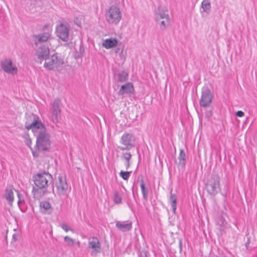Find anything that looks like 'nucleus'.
Wrapping results in <instances>:
<instances>
[{
    "label": "nucleus",
    "instance_id": "nucleus-47",
    "mask_svg": "<svg viewBox=\"0 0 257 257\" xmlns=\"http://www.w3.org/2000/svg\"><path fill=\"white\" fill-rule=\"evenodd\" d=\"M137 152H138V153H139V150H138V149Z\"/></svg>",
    "mask_w": 257,
    "mask_h": 257
},
{
    "label": "nucleus",
    "instance_id": "nucleus-24",
    "mask_svg": "<svg viewBox=\"0 0 257 257\" xmlns=\"http://www.w3.org/2000/svg\"><path fill=\"white\" fill-rule=\"evenodd\" d=\"M177 197L176 194H172V191H171V195L170 196V201L172 208L174 213H175L177 207Z\"/></svg>",
    "mask_w": 257,
    "mask_h": 257
},
{
    "label": "nucleus",
    "instance_id": "nucleus-6",
    "mask_svg": "<svg viewBox=\"0 0 257 257\" xmlns=\"http://www.w3.org/2000/svg\"><path fill=\"white\" fill-rule=\"evenodd\" d=\"M33 121L31 123L26 122L25 128L28 130H31L34 136H37L40 132L47 131L45 125L39 120V117L36 115L33 114Z\"/></svg>",
    "mask_w": 257,
    "mask_h": 257
},
{
    "label": "nucleus",
    "instance_id": "nucleus-36",
    "mask_svg": "<svg viewBox=\"0 0 257 257\" xmlns=\"http://www.w3.org/2000/svg\"><path fill=\"white\" fill-rule=\"evenodd\" d=\"M61 228L64 229L65 231L67 232L69 230H71V228H69L67 225L65 223H63L60 225Z\"/></svg>",
    "mask_w": 257,
    "mask_h": 257
},
{
    "label": "nucleus",
    "instance_id": "nucleus-15",
    "mask_svg": "<svg viewBox=\"0 0 257 257\" xmlns=\"http://www.w3.org/2000/svg\"><path fill=\"white\" fill-rule=\"evenodd\" d=\"M115 226L122 232L128 231L132 229V222L130 220L116 221Z\"/></svg>",
    "mask_w": 257,
    "mask_h": 257
},
{
    "label": "nucleus",
    "instance_id": "nucleus-5",
    "mask_svg": "<svg viewBox=\"0 0 257 257\" xmlns=\"http://www.w3.org/2000/svg\"><path fill=\"white\" fill-rule=\"evenodd\" d=\"M207 192L214 196L220 190V178L217 175H213L207 181L205 185Z\"/></svg>",
    "mask_w": 257,
    "mask_h": 257
},
{
    "label": "nucleus",
    "instance_id": "nucleus-1",
    "mask_svg": "<svg viewBox=\"0 0 257 257\" xmlns=\"http://www.w3.org/2000/svg\"><path fill=\"white\" fill-rule=\"evenodd\" d=\"M33 179L35 187H33V192L35 195L39 190H42L43 194L47 193V188L48 187V182L51 184L53 181L52 175L48 171H44L33 175Z\"/></svg>",
    "mask_w": 257,
    "mask_h": 257
},
{
    "label": "nucleus",
    "instance_id": "nucleus-31",
    "mask_svg": "<svg viewBox=\"0 0 257 257\" xmlns=\"http://www.w3.org/2000/svg\"><path fill=\"white\" fill-rule=\"evenodd\" d=\"M84 53V47L80 45L79 46V51L76 52V54H75V58L78 59L82 58L83 56V53Z\"/></svg>",
    "mask_w": 257,
    "mask_h": 257
},
{
    "label": "nucleus",
    "instance_id": "nucleus-38",
    "mask_svg": "<svg viewBox=\"0 0 257 257\" xmlns=\"http://www.w3.org/2000/svg\"><path fill=\"white\" fill-rule=\"evenodd\" d=\"M123 47H120V46H118V47H117L115 50V52L116 53H122V51H123Z\"/></svg>",
    "mask_w": 257,
    "mask_h": 257
},
{
    "label": "nucleus",
    "instance_id": "nucleus-13",
    "mask_svg": "<svg viewBox=\"0 0 257 257\" xmlns=\"http://www.w3.org/2000/svg\"><path fill=\"white\" fill-rule=\"evenodd\" d=\"M88 247L92 249V254H97L101 252V243L96 237H93L89 240Z\"/></svg>",
    "mask_w": 257,
    "mask_h": 257
},
{
    "label": "nucleus",
    "instance_id": "nucleus-2",
    "mask_svg": "<svg viewBox=\"0 0 257 257\" xmlns=\"http://www.w3.org/2000/svg\"><path fill=\"white\" fill-rule=\"evenodd\" d=\"M36 137V149L40 152L49 151L51 147L50 135L47 131L40 132Z\"/></svg>",
    "mask_w": 257,
    "mask_h": 257
},
{
    "label": "nucleus",
    "instance_id": "nucleus-12",
    "mask_svg": "<svg viewBox=\"0 0 257 257\" xmlns=\"http://www.w3.org/2000/svg\"><path fill=\"white\" fill-rule=\"evenodd\" d=\"M49 55L50 50L48 47L45 45L39 47L36 51L37 62L42 64V61L45 60Z\"/></svg>",
    "mask_w": 257,
    "mask_h": 257
},
{
    "label": "nucleus",
    "instance_id": "nucleus-32",
    "mask_svg": "<svg viewBox=\"0 0 257 257\" xmlns=\"http://www.w3.org/2000/svg\"><path fill=\"white\" fill-rule=\"evenodd\" d=\"M132 173L131 171L128 172V171H121L119 173L120 176L124 180H127L128 178L130 176V174Z\"/></svg>",
    "mask_w": 257,
    "mask_h": 257
},
{
    "label": "nucleus",
    "instance_id": "nucleus-16",
    "mask_svg": "<svg viewBox=\"0 0 257 257\" xmlns=\"http://www.w3.org/2000/svg\"><path fill=\"white\" fill-rule=\"evenodd\" d=\"M169 18L167 10L161 9V7H159L158 11L155 13V20L156 22H160L161 20Z\"/></svg>",
    "mask_w": 257,
    "mask_h": 257
},
{
    "label": "nucleus",
    "instance_id": "nucleus-25",
    "mask_svg": "<svg viewBox=\"0 0 257 257\" xmlns=\"http://www.w3.org/2000/svg\"><path fill=\"white\" fill-rule=\"evenodd\" d=\"M5 198L12 203L14 201V193L13 189L11 188H6L5 193Z\"/></svg>",
    "mask_w": 257,
    "mask_h": 257
},
{
    "label": "nucleus",
    "instance_id": "nucleus-4",
    "mask_svg": "<svg viewBox=\"0 0 257 257\" xmlns=\"http://www.w3.org/2000/svg\"><path fill=\"white\" fill-rule=\"evenodd\" d=\"M64 64L63 59L56 53L50 57L49 56L45 60L44 67L48 70H53L55 68L61 67Z\"/></svg>",
    "mask_w": 257,
    "mask_h": 257
},
{
    "label": "nucleus",
    "instance_id": "nucleus-28",
    "mask_svg": "<svg viewBox=\"0 0 257 257\" xmlns=\"http://www.w3.org/2000/svg\"><path fill=\"white\" fill-rule=\"evenodd\" d=\"M170 18L169 19H163L161 20L160 22H157L160 27V29L162 30H164L166 29V27L169 25L170 24Z\"/></svg>",
    "mask_w": 257,
    "mask_h": 257
},
{
    "label": "nucleus",
    "instance_id": "nucleus-8",
    "mask_svg": "<svg viewBox=\"0 0 257 257\" xmlns=\"http://www.w3.org/2000/svg\"><path fill=\"white\" fill-rule=\"evenodd\" d=\"M70 27L68 23H60L56 28L57 36L63 41L68 42L69 39Z\"/></svg>",
    "mask_w": 257,
    "mask_h": 257
},
{
    "label": "nucleus",
    "instance_id": "nucleus-40",
    "mask_svg": "<svg viewBox=\"0 0 257 257\" xmlns=\"http://www.w3.org/2000/svg\"><path fill=\"white\" fill-rule=\"evenodd\" d=\"M19 237V234L14 233L13 235L12 240L14 241H17L18 240Z\"/></svg>",
    "mask_w": 257,
    "mask_h": 257
},
{
    "label": "nucleus",
    "instance_id": "nucleus-29",
    "mask_svg": "<svg viewBox=\"0 0 257 257\" xmlns=\"http://www.w3.org/2000/svg\"><path fill=\"white\" fill-rule=\"evenodd\" d=\"M113 201L116 204L121 203L122 197L121 194L117 191H115L113 194Z\"/></svg>",
    "mask_w": 257,
    "mask_h": 257
},
{
    "label": "nucleus",
    "instance_id": "nucleus-3",
    "mask_svg": "<svg viewBox=\"0 0 257 257\" xmlns=\"http://www.w3.org/2000/svg\"><path fill=\"white\" fill-rule=\"evenodd\" d=\"M105 17L108 24L117 25L121 20V13L118 8L112 6L105 11Z\"/></svg>",
    "mask_w": 257,
    "mask_h": 257
},
{
    "label": "nucleus",
    "instance_id": "nucleus-34",
    "mask_svg": "<svg viewBox=\"0 0 257 257\" xmlns=\"http://www.w3.org/2000/svg\"><path fill=\"white\" fill-rule=\"evenodd\" d=\"M132 156V154L130 153H124L122 155V158H123L126 161V162L130 161Z\"/></svg>",
    "mask_w": 257,
    "mask_h": 257
},
{
    "label": "nucleus",
    "instance_id": "nucleus-41",
    "mask_svg": "<svg viewBox=\"0 0 257 257\" xmlns=\"http://www.w3.org/2000/svg\"><path fill=\"white\" fill-rule=\"evenodd\" d=\"M236 115L238 117H242L244 115V113L241 110H238L236 112Z\"/></svg>",
    "mask_w": 257,
    "mask_h": 257
},
{
    "label": "nucleus",
    "instance_id": "nucleus-45",
    "mask_svg": "<svg viewBox=\"0 0 257 257\" xmlns=\"http://www.w3.org/2000/svg\"><path fill=\"white\" fill-rule=\"evenodd\" d=\"M52 191L53 193H54V186L53 183H52Z\"/></svg>",
    "mask_w": 257,
    "mask_h": 257
},
{
    "label": "nucleus",
    "instance_id": "nucleus-22",
    "mask_svg": "<svg viewBox=\"0 0 257 257\" xmlns=\"http://www.w3.org/2000/svg\"><path fill=\"white\" fill-rule=\"evenodd\" d=\"M40 206L42 211L45 213L50 214L52 212V208H51L50 203L48 201H43L40 203Z\"/></svg>",
    "mask_w": 257,
    "mask_h": 257
},
{
    "label": "nucleus",
    "instance_id": "nucleus-35",
    "mask_svg": "<svg viewBox=\"0 0 257 257\" xmlns=\"http://www.w3.org/2000/svg\"><path fill=\"white\" fill-rule=\"evenodd\" d=\"M15 191L17 192V195H18V197L19 198V200H18V205H19L21 210L23 212H24L25 211L23 210V209H22V208L21 207V204H22L23 203H24V200H21V194L18 191H17V190H15Z\"/></svg>",
    "mask_w": 257,
    "mask_h": 257
},
{
    "label": "nucleus",
    "instance_id": "nucleus-17",
    "mask_svg": "<svg viewBox=\"0 0 257 257\" xmlns=\"http://www.w3.org/2000/svg\"><path fill=\"white\" fill-rule=\"evenodd\" d=\"M50 37V34L48 32H45L37 35H34L35 38V45L37 46L39 43L46 42Z\"/></svg>",
    "mask_w": 257,
    "mask_h": 257
},
{
    "label": "nucleus",
    "instance_id": "nucleus-11",
    "mask_svg": "<svg viewBox=\"0 0 257 257\" xmlns=\"http://www.w3.org/2000/svg\"><path fill=\"white\" fill-rule=\"evenodd\" d=\"M56 186L59 195H64L68 189L66 178L61 175L58 176V181L56 183Z\"/></svg>",
    "mask_w": 257,
    "mask_h": 257
},
{
    "label": "nucleus",
    "instance_id": "nucleus-7",
    "mask_svg": "<svg viewBox=\"0 0 257 257\" xmlns=\"http://www.w3.org/2000/svg\"><path fill=\"white\" fill-rule=\"evenodd\" d=\"M135 138L130 133H124L121 137L120 143L123 146L117 148L121 151L130 150L135 146Z\"/></svg>",
    "mask_w": 257,
    "mask_h": 257
},
{
    "label": "nucleus",
    "instance_id": "nucleus-27",
    "mask_svg": "<svg viewBox=\"0 0 257 257\" xmlns=\"http://www.w3.org/2000/svg\"><path fill=\"white\" fill-rule=\"evenodd\" d=\"M201 7L203 9V12L208 13L211 9V3L208 0H204L202 2Z\"/></svg>",
    "mask_w": 257,
    "mask_h": 257
},
{
    "label": "nucleus",
    "instance_id": "nucleus-33",
    "mask_svg": "<svg viewBox=\"0 0 257 257\" xmlns=\"http://www.w3.org/2000/svg\"><path fill=\"white\" fill-rule=\"evenodd\" d=\"M64 240L67 243L68 245L72 246L74 244V239L68 236L64 237Z\"/></svg>",
    "mask_w": 257,
    "mask_h": 257
},
{
    "label": "nucleus",
    "instance_id": "nucleus-26",
    "mask_svg": "<svg viewBox=\"0 0 257 257\" xmlns=\"http://www.w3.org/2000/svg\"><path fill=\"white\" fill-rule=\"evenodd\" d=\"M52 110H61V101L59 98H56L54 99Z\"/></svg>",
    "mask_w": 257,
    "mask_h": 257
},
{
    "label": "nucleus",
    "instance_id": "nucleus-20",
    "mask_svg": "<svg viewBox=\"0 0 257 257\" xmlns=\"http://www.w3.org/2000/svg\"><path fill=\"white\" fill-rule=\"evenodd\" d=\"M141 177L140 180V187L143 194V199L145 200H148V194H149V189L146 187L145 183L142 175L139 176V178Z\"/></svg>",
    "mask_w": 257,
    "mask_h": 257
},
{
    "label": "nucleus",
    "instance_id": "nucleus-39",
    "mask_svg": "<svg viewBox=\"0 0 257 257\" xmlns=\"http://www.w3.org/2000/svg\"><path fill=\"white\" fill-rule=\"evenodd\" d=\"M212 115V111L211 110L207 111L205 112V116L208 118H210Z\"/></svg>",
    "mask_w": 257,
    "mask_h": 257
},
{
    "label": "nucleus",
    "instance_id": "nucleus-18",
    "mask_svg": "<svg viewBox=\"0 0 257 257\" xmlns=\"http://www.w3.org/2000/svg\"><path fill=\"white\" fill-rule=\"evenodd\" d=\"M118 82H124L128 79V72L126 70H122L114 74Z\"/></svg>",
    "mask_w": 257,
    "mask_h": 257
},
{
    "label": "nucleus",
    "instance_id": "nucleus-44",
    "mask_svg": "<svg viewBox=\"0 0 257 257\" xmlns=\"http://www.w3.org/2000/svg\"><path fill=\"white\" fill-rule=\"evenodd\" d=\"M126 169H127L128 168L130 167V161H126Z\"/></svg>",
    "mask_w": 257,
    "mask_h": 257
},
{
    "label": "nucleus",
    "instance_id": "nucleus-30",
    "mask_svg": "<svg viewBox=\"0 0 257 257\" xmlns=\"http://www.w3.org/2000/svg\"><path fill=\"white\" fill-rule=\"evenodd\" d=\"M30 4L34 7L41 8L43 6V0H30Z\"/></svg>",
    "mask_w": 257,
    "mask_h": 257
},
{
    "label": "nucleus",
    "instance_id": "nucleus-14",
    "mask_svg": "<svg viewBox=\"0 0 257 257\" xmlns=\"http://www.w3.org/2000/svg\"><path fill=\"white\" fill-rule=\"evenodd\" d=\"M135 93V89L133 84L131 82H127L121 85L120 88L118 91V95H123L127 94L131 95Z\"/></svg>",
    "mask_w": 257,
    "mask_h": 257
},
{
    "label": "nucleus",
    "instance_id": "nucleus-9",
    "mask_svg": "<svg viewBox=\"0 0 257 257\" xmlns=\"http://www.w3.org/2000/svg\"><path fill=\"white\" fill-rule=\"evenodd\" d=\"M201 99L199 104L201 107H207L212 101L213 95L208 87H204L202 89Z\"/></svg>",
    "mask_w": 257,
    "mask_h": 257
},
{
    "label": "nucleus",
    "instance_id": "nucleus-10",
    "mask_svg": "<svg viewBox=\"0 0 257 257\" xmlns=\"http://www.w3.org/2000/svg\"><path fill=\"white\" fill-rule=\"evenodd\" d=\"M1 66L3 71L6 73L13 75L17 73L18 69L16 66L13 65V61L10 58L2 60Z\"/></svg>",
    "mask_w": 257,
    "mask_h": 257
},
{
    "label": "nucleus",
    "instance_id": "nucleus-21",
    "mask_svg": "<svg viewBox=\"0 0 257 257\" xmlns=\"http://www.w3.org/2000/svg\"><path fill=\"white\" fill-rule=\"evenodd\" d=\"M178 167L181 168H184L186 164V155L183 149L180 150V154L178 158Z\"/></svg>",
    "mask_w": 257,
    "mask_h": 257
},
{
    "label": "nucleus",
    "instance_id": "nucleus-37",
    "mask_svg": "<svg viewBox=\"0 0 257 257\" xmlns=\"http://www.w3.org/2000/svg\"><path fill=\"white\" fill-rule=\"evenodd\" d=\"M25 143L26 145L31 149V150H32V148L31 147V145L32 144V140L29 137L28 138L26 139L25 141Z\"/></svg>",
    "mask_w": 257,
    "mask_h": 257
},
{
    "label": "nucleus",
    "instance_id": "nucleus-43",
    "mask_svg": "<svg viewBox=\"0 0 257 257\" xmlns=\"http://www.w3.org/2000/svg\"><path fill=\"white\" fill-rule=\"evenodd\" d=\"M31 150H32V154L33 155V157H38V155L36 154V153L35 151H34L33 150V149Z\"/></svg>",
    "mask_w": 257,
    "mask_h": 257
},
{
    "label": "nucleus",
    "instance_id": "nucleus-19",
    "mask_svg": "<svg viewBox=\"0 0 257 257\" xmlns=\"http://www.w3.org/2000/svg\"><path fill=\"white\" fill-rule=\"evenodd\" d=\"M118 41L115 38H109L105 40L102 43V46L105 48L108 49L114 47L117 45Z\"/></svg>",
    "mask_w": 257,
    "mask_h": 257
},
{
    "label": "nucleus",
    "instance_id": "nucleus-46",
    "mask_svg": "<svg viewBox=\"0 0 257 257\" xmlns=\"http://www.w3.org/2000/svg\"><path fill=\"white\" fill-rule=\"evenodd\" d=\"M6 240L7 243H8V242H7V236H6Z\"/></svg>",
    "mask_w": 257,
    "mask_h": 257
},
{
    "label": "nucleus",
    "instance_id": "nucleus-42",
    "mask_svg": "<svg viewBox=\"0 0 257 257\" xmlns=\"http://www.w3.org/2000/svg\"><path fill=\"white\" fill-rule=\"evenodd\" d=\"M182 246H183L182 239L181 238V239H179V250H180V253H181L182 251Z\"/></svg>",
    "mask_w": 257,
    "mask_h": 257
},
{
    "label": "nucleus",
    "instance_id": "nucleus-23",
    "mask_svg": "<svg viewBox=\"0 0 257 257\" xmlns=\"http://www.w3.org/2000/svg\"><path fill=\"white\" fill-rule=\"evenodd\" d=\"M51 114L52 121L56 124L61 119V110H52Z\"/></svg>",
    "mask_w": 257,
    "mask_h": 257
}]
</instances>
